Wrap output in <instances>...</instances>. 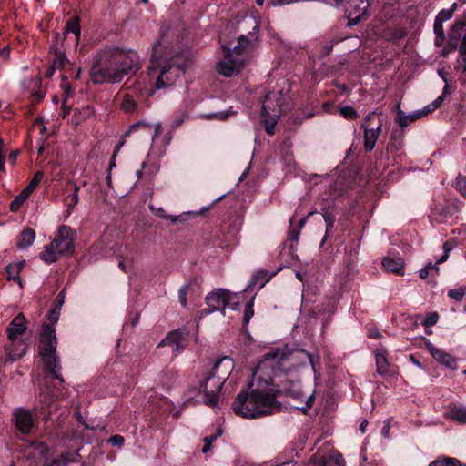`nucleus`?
Here are the masks:
<instances>
[{
  "label": "nucleus",
  "instance_id": "a878e982",
  "mask_svg": "<svg viewBox=\"0 0 466 466\" xmlns=\"http://www.w3.org/2000/svg\"><path fill=\"white\" fill-rule=\"evenodd\" d=\"M400 108V106H398ZM420 113L419 110L412 112L411 114L406 115L400 109L397 112L396 122L401 127H407L410 123L420 118Z\"/></svg>",
  "mask_w": 466,
  "mask_h": 466
},
{
  "label": "nucleus",
  "instance_id": "6e6d98bb",
  "mask_svg": "<svg viewBox=\"0 0 466 466\" xmlns=\"http://www.w3.org/2000/svg\"><path fill=\"white\" fill-rule=\"evenodd\" d=\"M401 147L400 141H391L388 146V150L390 151H398Z\"/></svg>",
  "mask_w": 466,
  "mask_h": 466
},
{
  "label": "nucleus",
  "instance_id": "bf43d9fd",
  "mask_svg": "<svg viewBox=\"0 0 466 466\" xmlns=\"http://www.w3.org/2000/svg\"><path fill=\"white\" fill-rule=\"evenodd\" d=\"M333 463L334 466H345L344 465V459L340 454H337L333 457Z\"/></svg>",
  "mask_w": 466,
  "mask_h": 466
},
{
  "label": "nucleus",
  "instance_id": "c9c22d12",
  "mask_svg": "<svg viewBox=\"0 0 466 466\" xmlns=\"http://www.w3.org/2000/svg\"><path fill=\"white\" fill-rule=\"evenodd\" d=\"M339 114L348 120L356 119L359 116L358 112L351 106H344L339 109Z\"/></svg>",
  "mask_w": 466,
  "mask_h": 466
},
{
  "label": "nucleus",
  "instance_id": "864d4df0",
  "mask_svg": "<svg viewBox=\"0 0 466 466\" xmlns=\"http://www.w3.org/2000/svg\"><path fill=\"white\" fill-rule=\"evenodd\" d=\"M299 232H300L299 229H293V228H291L289 231V240H291L293 242H298Z\"/></svg>",
  "mask_w": 466,
  "mask_h": 466
},
{
  "label": "nucleus",
  "instance_id": "e433bc0d",
  "mask_svg": "<svg viewBox=\"0 0 466 466\" xmlns=\"http://www.w3.org/2000/svg\"><path fill=\"white\" fill-rule=\"evenodd\" d=\"M433 29L435 34L434 44L436 46H441L445 40L443 26L442 25L434 24Z\"/></svg>",
  "mask_w": 466,
  "mask_h": 466
},
{
  "label": "nucleus",
  "instance_id": "a19ab883",
  "mask_svg": "<svg viewBox=\"0 0 466 466\" xmlns=\"http://www.w3.org/2000/svg\"><path fill=\"white\" fill-rule=\"evenodd\" d=\"M27 199V198L20 192L11 202L10 204V209L13 212H16L19 210L23 203Z\"/></svg>",
  "mask_w": 466,
  "mask_h": 466
},
{
  "label": "nucleus",
  "instance_id": "37998d69",
  "mask_svg": "<svg viewBox=\"0 0 466 466\" xmlns=\"http://www.w3.org/2000/svg\"><path fill=\"white\" fill-rule=\"evenodd\" d=\"M190 285L189 284H184L180 287L178 290V299L183 308H187V296L189 290Z\"/></svg>",
  "mask_w": 466,
  "mask_h": 466
},
{
  "label": "nucleus",
  "instance_id": "412c9836",
  "mask_svg": "<svg viewBox=\"0 0 466 466\" xmlns=\"http://www.w3.org/2000/svg\"><path fill=\"white\" fill-rule=\"evenodd\" d=\"M35 238V231L30 228H26L17 237L16 245L19 249H25L34 243Z\"/></svg>",
  "mask_w": 466,
  "mask_h": 466
},
{
  "label": "nucleus",
  "instance_id": "c85d7f7f",
  "mask_svg": "<svg viewBox=\"0 0 466 466\" xmlns=\"http://www.w3.org/2000/svg\"><path fill=\"white\" fill-rule=\"evenodd\" d=\"M320 213L323 217L326 225V233L321 241L322 245L326 241L329 232L332 230L336 218L335 215L328 208H321Z\"/></svg>",
  "mask_w": 466,
  "mask_h": 466
},
{
  "label": "nucleus",
  "instance_id": "ddd939ff",
  "mask_svg": "<svg viewBox=\"0 0 466 466\" xmlns=\"http://www.w3.org/2000/svg\"><path fill=\"white\" fill-rule=\"evenodd\" d=\"M187 342L188 332L186 329H178L169 332L157 347H170L173 354L177 355L187 347Z\"/></svg>",
  "mask_w": 466,
  "mask_h": 466
},
{
  "label": "nucleus",
  "instance_id": "7ed1b4c3",
  "mask_svg": "<svg viewBox=\"0 0 466 466\" xmlns=\"http://www.w3.org/2000/svg\"><path fill=\"white\" fill-rule=\"evenodd\" d=\"M140 68V56L133 49L106 48L95 57L90 77L95 84H116Z\"/></svg>",
  "mask_w": 466,
  "mask_h": 466
},
{
  "label": "nucleus",
  "instance_id": "b1692460",
  "mask_svg": "<svg viewBox=\"0 0 466 466\" xmlns=\"http://www.w3.org/2000/svg\"><path fill=\"white\" fill-rule=\"evenodd\" d=\"M79 457L78 451H66L53 460L52 466H67L71 462L77 461Z\"/></svg>",
  "mask_w": 466,
  "mask_h": 466
},
{
  "label": "nucleus",
  "instance_id": "393cba45",
  "mask_svg": "<svg viewBox=\"0 0 466 466\" xmlns=\"http://www.w3.org/2000/svg\"><path fill=\"white\" fill-rule=\"evenodd\" d=\"M54 50V58L52 61L53 69H62L68 63V59L64 51L57 47L56 43L51 47Z\"/></svg>",
  "mask_w": 466,
  "mask_h": 466
},
{
  "label": "nucleus",
  "instance_id": "f257e3e1",
  "mask_svg": "<svg viewBox=\"0 0 466 466\" xmlns=\"http://www.w3.org/2000/svg\"><path fill=\"white\" fill-rule=\"evenodd\" d=\"M306 359L316 372L312 354L304 350L290 352L288 347L274 348L265 353L262 361L253 373V378L246 389H242L232 403L235 413L246 419H257L271 415L280 410L276 400L273 380L265 370L271 369L274 374L289 372L297 364L296 359Z\"/></svg>",
  "mask_w": 466,
  "mask_h": 466
},
{
  "label": "nucleus",
  "instance_id": "c03bdc74",
  "mask_svg": "<svg viewBox=\"0 0 466 466\" xmlns=\"http://www.w3.org/2000/svg\"><path fill=\"white\" fill-rule=\"evenodd\" d=\"M439 315L437 312H430L422 320L424 327H431L438 322Z\"/></svg>",
  "mask_w": 466,
  "mask_h": 466
},
{
  "label": "nucleus",
  "instance_id": "f3484780",
  "mask_svg": "<svg viewBox=\"0 0 466 466\" xmlns=\"http://www.w3.org/2000/svg\"><path fill=\"white\" fill-rule=\"evenodd\" d=\"M80 32L81 29L78 17H72L66 22L62 35L60 33H56L54 35V42H56V45H58L67 37L69 33H72L75 36V42L77 44L80 38Z\"/></svg>",
  "mask_w": 466,
  "mask_h": 466
},
{
  "label": "nucleus",
  "instance_id": "473e14b6",
  "mask_svg": "<svg viewBox=\"0 0 466 466\" xmlns=\"http://www.w3.org/2000/svg\"><path fill=\"white\" fill-rule=\"evenodd\" d=\"M360 4L355 5L356 18L354 19V25L361 20V17L366 14L367 9L370 5V0H360Z\"/></svg>",
  "mask_w": 466,
  "mask_h": 466
},
{
  "label": "nucleus",
  "instance_id": "0e129e2a",
  "mask_svg": "<svg viewBox=\"0 0 466 466\" xmlns=\"http://www.w3.org/2000/svg\"><path fill=\"white\" fill-rule=\"evenodd\" d=\"M64 299H65V291L62 290L58 293L56 300V306H60V308L62 307L63 303H64Z\"/></svg>",
  "mask_w": 466,
  "mask_h": 466
},
{
  "label": "nucleus",
  "instance_id": "5701e85b",
  "mask_svg": "<svg viewBox=\"0 0 466 466\" xmlns=\"http://www.w3.org/2000/svg\"><path fill=\"white\" fill-rule=\"evenodd\" d=\"M25 261H19L16 263H12L6 266L5 271L7 274L8 280H14L18 282V284L22 287V281L20 279V271L24 268Z\"/></svg>",
  "mask_w": 466,
  "mask_h": 466
},
{
  "label": "nucleus",
  "instance_id": "f03ea898",
  "mask_svg": "<svg viewBox=\"0 0 466 466\" xmlns=\"http://www.w3.org/2000/svg\"><path fill=\"white\" fill-rule=\"evenodd\" d=\"M189 63L187 52H175L163 35L152 47L147 68L149 83L154 85L155 89L172 86L185 73Z\"/></svg>",
  "mask_w": 466,
  "mask_h": 466
},
{
  "label": "nucleus",
  "instance_id": "13d9d810",
  "mask_svg": "<svg viewBox=\"0 0 466 466\" xmlns=\"http://www.w3.org/2000/svg\"><path fill=\"white\" fill-rule=\"evenodd\" d=\"M444 96L445 95H441L440 96H438L431 104H432V106L431 108H435L437 109L438 107H440L441 106V104L443 103V100H444Z\"/></svg>",
  "mask_w": 466,
  "mask_h": 466
},
{
  "label": "nucleus",
  "instance_id": "9b49d317",
  "mask_svg": "<svg viewBox=\"0 0 466 466\" xmlns=\"http://www.w3.org/2000/svg\"><path fill=\"white\" fill-rule=\"evenodd\" d=\"M361 128L364 131V148L367 152L374 149L376 142L381 133L382 119L376 112H370L363 119Z\"/></svg>",
  "mask_w": 466,
  "mask_h": 466
},
{
  "label": "nucleus",
  "instance_id": "2f4dec72",
  "mask_svg": "<svg viewBox=\"0 0 466 466\" xmlns=\"http://www.w3.org/2000/svg\"><path fill=\"white\" fill-rule=\"evenodd\" d=\"M456 3H454L451 8L449 9H442L439 12L437 16L435 17L434 24L442 25L444 22L450 20L452 17V15L456 9Z\"/></svg>",
  "mask_w": 466,
  "mask_h": 466
},
{
  "label": "nucleus",
  "instance_id": "39448f33",
  "mask_svg": "<svg viewBox=\"0 0 466 466\" xmlns=\"http://www.w3.org/2000/svg\"><path fill=\"white\" fill-rule=\"evenodd\" d=\"M76 231L70 227L63 225L53 241L45 247L40 258L46 263L56 262L60 256H70L75 250Z\"/></svg>",
  "mask_w": 466,
  "mask_h": 466
},
{
  "label": "nucleus",
  "instance_id": "052dcab7",
  "mask_svg": "<svg viewBox=\"0 0 466 466\" xmlns=\"http://www.w3.org/2000/svg\"><path fill=\"white\" fill-rule=\"evenodd\" d=\"M228 116V114L226 112H218V113H214V114L210 115L208 117L223 120V119L227 118Z\"/></svg>",
  "mask_w": 466,
  "mask_h": 466
},
{
  "label": "nucleus",
  "instance_id": "49530a36",
  "mask_svg": "<svg viewBox=\"0 0 466 466\" xmlns=\"http://www.w3.org/2000/svg\"><path fill=\"white\" fill-rule=\"evenodd\" d=\"M124 438L121 435H113L109 438L108 442L113 446L121 447L124 444Z\"/></svg>",
  "mask_w": 466,
  "mask_h": 466
},
{
  "label": "nucleus",
  "instance_id": "7c9ffc66",
  "mask_svg": "<svg viewBox=\"0 0 466 466\" xmlns=\"http://www.w3.org/2000/svg\"><path fill=\"white\" fill-rule=\"evenodd\" d=\"M137 108V102L130 94H126L121 102V109L126 113L135 112Z\"/></svg>",
  "mask_w": 466,
  "mask_h": 466
},
{
  "label": "nucleus",
  "instance_id": "9d476101",
  "mask_svg": "<svg viewBox=\"0 0 466 466\" xmlns=\"http://www.w3.org/2000/svg\"><path fill=\"white\" fill-rule=\"evenodd\" d=\"M223 57L217 65V70L220 75L231 77L238 75L244 65L243 54L237 55L234 52V46L230 45H222Z\"/></svg>",
  "mask_w": 466,
  "mask_h": 466
},
{
  "label": "nucleus",
  "instance_id": "5fc2aeb1",
  "mask_svg": "<svg viewBox=\"0 0 466 466\" xmlns=\"http://www.w3.org/2000/svg\"><path fill=\"white\" fill-rule=\"evenodd\" d=\"M390 420H387L384 422V426L381 429V434L383 437L388 438L390 435Z\"/></svg>",
  "mask_w": 466,
  "mask_h": 466
},
{
  "label": "nucleus",
  "instance_id": "f8f14e48",
  "mask_svg": "<svg viewBox=\"0 0 466 466\" xmlns=\"http://www.w3.org/2000/svg\"><path fill=\"white\" fill-rule=\"evenodd\" d=\"M224 383L219 379L208 373L200 381L199 390L204 394L205 402L209 406L218 403L219 393Z\"/></svg>",
  "mask_w": 466,
  "mask_h": 466
},
{
  "label": "nucleus",
  "instance_id": "de8ad7c7",
  "mask_svg": "<svg viewBox=\"0 0 466 466\" xmlns=\"http://www.w3.org/2000/svg\"><path fill=\"white\" fill-rule=\"evenodd\" d=\"M451 249V248L449 247L448 243L446 242L443 245L444 254L439 259H437V261H436V263L434 265L438 266L439 264H441L444 261H446L448 257H449V253H450Z\"/></svg>",
  "mask_w": 466,
  "mask_h": 466
},
{
  "label": "nucleus",
  "instance_id": "a18cd8bd",
  "mask_svg": "<svg viewBox=\"0 0 466 466\" xmlns=\"http://www.w3.org/2000/svg\"><path fill=\"white\" fill-rule=\"evenodd\" d=\"M155 214H156V216H157V217H159L161 218L169 219L173 223H177L178 221H181L179 216L177 217V216L168 215V214L166 213V211H165V209L163 208H157Z\"/></svg>",
  "mask_w": 466,
  "mask_h": 466
},
{
  "label": "nucleus",
  "instance_id": "cd10ccee",
  "mask_svg": "<svg viewBox=\"0 0 466 466\" xmlns=\"http://www.w3.org/2000/svg\"><path fill=\"white\" fill-rule=\"evenodd\" d=\"M56 399L57 395L48 386H45L40 390L39 400L42 403V409L48 408Z\"/></svg>",
  "mask_w": 466,
  "mask_h": 466
},
{
  "label": "nucleus",
  "instance_id": "79ce46f5",
  "mask_svg": "<svg viewBox=\"0 0 466 466\" xmlns=\"http://www.w3.org/2000/svg\"><path fill=\"white\" fill-rule=\"evenodd\" d=\"M465 294H466V288H462V287L458 288V289H450L448 291V296L458 302L462 300Z\"/></svg>",
  "mask_w": 466,
  "mask_h": 466
},
{
  "label": "nucleus",
  "instance_id": "aec40b11",
  "mask_svg": "<svg viewBox=\"0 0 466 466\" xmlns=\"http://www.w3.org/2000/svg\"><path fill=\"white\" fill-rule=\"evenodd\" d=\"M376 366L379 374L384 376L389 372V362L387 360V351L383 348H379L375 351Z\"/></svg>",
  "mask_w": 466,
  "mask_h": 466
},
{
  "label": "nucleus",
  "instance_id": "f704fd0d",
  "mask_svg": "<svg viewBox=\"0 0 466 466\" xmlns=\"http://www.w3.org/2000/svg\"><path fill=\"white\" fill-rule=\"evenodd\" d=\"M222 434L221 430H218L216 433L210 434L204 438V446L202 447V452L207 453L210 451L212 447V443L218 439V436Z\"/></svg>",
  "mask_w": 466,
  "mask_h": 466
},
{
  "label": "nucleus",
  "instance_id": "e2e57ef3",
  "mask_svg": "<svg viewBox=\"0 0 466 466\" xmlns=\"http://www.w3.org/2000/svg\"><path fill=\"white\" fill-rule=\"evenodd\" d=\"M18 154H19V151H18V150H15V151H12V152H10V154H9V156H8V161H9L12 165H15V164Z\"/></svg>",
  "mask_w": 466,
  "mask_h": 466
},
{
  "label": "nucleus",
  "instance_id": "4c0bfd02",
  "mask_svg": "<svg viewBox=\"0 0 466 466\" xmlns=\"http://www.w3.org/2000/svg\"><path fill=\"white\" fill-rule=\"evenodd\" d=\"M253 306H254V297L250 300H248L245 306L244 316H243L244 326H247L249 323L251 318L254 316Z\"/></svg>",
  "mask_w": 466,
  "mask_h": 466
},
{
  "label": "nucleus",
  "instance_id": "09e8293b",
  "mask_svg": "<svg viewBox=\"0 0 466 466\" xmlns=\"http://www.w3.org/2000/svg\"><path fill=\"white\" fill-rule=\"evenodd\" d=\"M438 75L444 82V87H443V95H447L449 93V84L446 73L443 69H438Z\"/></svg>",
  "mask_w": 466,
  "mask_h": 466
},
{
  "label": "nucleus",
  "instance_id": "4468645a",
  "mask_svg": "<svg viewBox=\"0 0 466 466\" xmlns=\"http://www.w3.org/2000/svg\"><path fill=\"white\" fill-rule=\"evenodd\" d=\"M13 420L16 430L22 434H28L35 425V420L30 410L18 407L13 411Z\"/></svg>",
  "mask_w": 466,
  "mask_h": 466
},
{
  "label": "nucleus",
  "instance_id": "4be33fe9",
  "mask_svg": "<svg viewBox=\"0 0 466 466\" xmlns=\"http://www.w3.org/2000/svg\"><path fill=\"white\" fill-rule=\"evenodd\" d=\"M382 266L389 272L403 275L404 263L401 259L385 258L382 260Z\"/></svg>",
  "mask_w": 466,
  "mask_h": 466
},
{
  "label": "nucleus",
  "instance_id": "4d7b16f0",
  "mask_svg": "<svg viewBox=\"0 0 466 466\" xmlns=\"http://www.w3.org/2000/svg\"><path fill=\"white\" fill-rule=\"evenodd\" d=\"M238 295H240V293H238ZM238 299H239V296L238 297H235L233 299V300L230 301L229 303V307L231 308L232 310H238L239 309V301H238Z\"/></svg>",
  "mask_w": 466,
  "mask_h": 466
},
{
  "label": "nucleus",
  "instance_id": "774afa93",
  "mask_svg": "<svg viewBox=\"0 0 466 466\" xmlns=\"http://www.w3.org/2000/svg\"><path fill=\"white\" fill-rule=\"evenodd\" d=\"M459 81L461 86L466 87V72L464 73L463 69H461V74L459 76Z\"/></svg>",
  "mask_w": 466,
  "mask_h": 466
},
{
  "label": "nucleus",
  "instance_id": "a211bd4d",
  "mask_svg": "<svg viewBox=\"0 0 466 466\" xmlns=\"http://www.w3.org/2000/svg\"><path fill=\"white\" fill-rule=\"evenodd\" d=\"M140 129L141 130H148V131L153 130V134H152V137H151L153 143L157 140V137L162 133V126H161L160 122H157V123L152 125L150 123H147L144 121H138V122L133 124L132 126H130L127 133L137 131Z\"/></svg>",
  "mask_w": 466,
  "mask_h": 466
},
{
  "label": "nucleus",
  "instance_id": "ea45409f",
  "mask_svg": "<svg viewBox=\"0 0 466 466\" xmlns=\"http://www.w3.org/2000/svg\"><path fill=\"white\" fill-rule=\"evenodd\" d=\"M453 187L464 197H466V176L459 175L454 183Z\"/></svg>",
  "mask_w": 466,
  "mask_h": 466
},
{
  "label": "nucleus",
  "instance_id": "58836bf2",
  "mask_svg": "<svg viewBox=\"0 0 466 466\" xmlns=\"http://www.w3.org/2000/svg\"><path fill=\"white\" fill-rule=\"evenodd\" d=\"M309 466H333L331 459H328L325 456L314 455L310 461Z\"/></svg>",
  "mask_w": 466,
  "mask_h": 466
},
{
  "label": "nucleus",
  "instance_id": "69168bd1",
  "mask_svg": "<svg viewBox=\"0 0 466 466\" xmlns=\"http://www.w3.org/2000/svg\"><path fill=\"white\" fill-rule=\"evenodd\" d=\"M431 106H432V104H430V105H427L423 109L419 110V112L420 113V116L422 117L423 116H426L430 112L434 111L435 108H431Z\"/></svg>",
  "mask_w": 466,
  "mask_h": 466
},
{
  "label": "nucleus",
  "instance_id": "338daca9",
  "mask_svg": "<svg viewBox=\"0 0 466 466\" xmlns=\"http://www.w3.org/2000/svg\"><path fill=\"white\" fill-rule=\"evenodd\" d=\"M455 49V46L448 45L443 50H442V56H447L449 53L453 51Z\"/></svg>",
  "mask_w": 466,
  "mask_h": 466
},
{
  "label": "nucleus",
  "instance_id": "1a4fd4ad",
  "mask_svg": "<svg viewBox=\"0 0 466 466\" xmlns=\"http://www.w3.org/2000/svg\"><path fill=\"white\" fill-rule=\"evenodd\" d=\"M238 296V294H232L228 289H216L206 296L205 300L208 307L198 312L199 318H204L215 311H220L222 315H225L226 307Z\"/></svg>",
  "mask_w": 466,
  "mask_h": 466
},
{
  "label": "nucleus",
  "instance_id": "bb28decb",
  "mask_svg": "<svg viewBox=\"0 0 466 466\" xmlns=\"http://www.w3.org/2000/svg\"><path fill=\"white\" fill-rule=\"evenodd\" d=\"M272 278V274H269L267 270H260L258 271L256 274L253 275L252 279L250 283L248 285V287L245 289V291L250 289L253 288V286L258 282L259 288H263L267 282H268Z\"/></svg>",
  "mask_w": 466,
  "mask_h": 466
},
{
  "label": "nucleus",
  "instance_id": "680f3d73",
  "mask_svg": "<svg viewBox=\"0 0 466 466\" xmlns=\"http://www.w3.org/2000/svg\"><path fill=\"white\" fill-rule=\"evenodd\" d=\"M35 187L31 184H28L25 188H24L21 192L28 198V197L33 193L35 190Z\"/></svg>",
  "mask_w": 466,
  "mask_h": 466
},
{
  "label": "nucleus",
  "instance_id": "3c124183",
  "mask_svg": "<svg viewBox=\"0 0 466 466\" xmlns=\"http://www.w3.org/2000/svg\"><path fill=\"white\" fill-rule=\"evenodd\" d=\"M313 403H314V395H313V393H311L309 397H307L306 405L303 406V407H299L298 409L299 410H301L304 414H306L307 413V410L309 408H311Z\"/></svg>",
  "mask_w": 466,
  "mask_h": 466
},
{
  "label": "nucleus",
  "instance_id": "6ab92c4d",
  "mask_svg": "<svg viewBox=\"0 0 466 466\" xmlns=\"http://www.w3.org/2000/svg\"><path fill=\"white\" fill-rule=\"evenodd\" d=\"M444 417L461 424H466V407L452 406L444 413Z\"/></svg>",
  "mask_w": 466,
  "mask_h": 466
},
{
  "label": "nucleus",
  "instance_id": "0eeeda50",
  "mask_svg": "<svg viewBox=\"0 0 466 466\" xmlns=\"http://www.w3.org/2000/svg\"><path fill=\"white\" fill-rule=\"evenodd\" d=\"M259 25L255 17L245 15L238 25V31L239 35L238 37V44L234 46V52L237 55L244 54L252 44L257 41Z\"/></svg>",
  "mask_w": 466,
  "mask_h": 466
},
{
  "label": "nucleus",
  "instance_id": "20e7f679",
  "mask_svg": "<svg viewBox=\"0 0 466 466\" xmlns=\"http://www.w3.org/2000/svg\"><path fill=\"white\" fill-rule=\"evenodd\" d=\"M60 311V306H55L48 311L47 319L51 324L43 323L42 325L38 350L46 369L52 373L54 379L63 383L64 379L59 373L61 366L56 354L57 339L54 327L59 319Z\"/></svg>",
  "mask_w": 466,
  "mask_h": 466
},
{
  "label": "nucleus",
  "instance_id": "603ef678",
  "mask_svg": "<svg viewBox=\"0 0 466 466\" xmlns=\"http://www.w3.org/2000/svg\"><path fill=\"white\" fill-rule=\"evenodd\" d=\"M44 177V173L42 171H37L34 177L31 179V181L29 182V184L33 185L35 187H37V185L40 183V181L43 179Z\"/></svg>",
  "mask_w": 466,
  "mask_h": 466
},
{
  "label": "nucleus",
  "instance_id": "2eb2a0df",
  "mask_svg": "<svg viewBox=\"0 0 466 466\" xmlns=\"http://www.w3.org/2000/svg\"><path fill=\"white\" fill-rule=\"evenodd\" d=\"M233 369V360L229 357H223L214 363L212 369L208 373L216 377L217 379H219L222 383H225L226 380L230 376Z\"/></svg>",
  "mask_w": 466,
  "mask_h": 466
},
{
  "label": "nucleus",
  "instance_id": "c756f323",
  "mask_svg": "<svg viewBox=\"0 0 466 466\" xmlns=\"http://www.w3.org/2000/svg\"><path fill=\"white\" fill-rule=\"evenodd\" d=\"M429 466H461V461L453 457L440 456L431 461Z\"/></svg>",
  "mask_w": 466,
  "mask_h": 466
},
{
  "label": "nucleus",
  "instance_id": "dca6fc26",
  "mask_svg": "<svg viewBox=\"0 0 466 466\" xmlns=\"http://www.w3.org/2000/svg\"><path fill=\"white\" fill-rule=\"evenodd\" d=\"M425 345L427 350L430 352L432 358L436 360L440 364L452 370L457 369V360L450 353L442 351L429 341L426 342Z\"/></svg>",
  "mask_w": 466,
  "mask_h": 466
},
{
  "label": "nucleus",
  "instance_id": "423d86ee",
  "mask_svg": "<svg viewBox=\"0 0 466 466\" xmlns=\"http://www.w3.org/2000/svg\"><path fill=\"white\" fill-rule=\"evenodd\" d=\"M282 93L280 91L266 94L261 110V118L265 124V130L268 135H273L275 126L282 111Z\"/></svg>",
  "mask_w": 466,
  "mask_h": 466
},
{
  "label": "nucleus",
  "instance_id": "8fccbe9b",
  "mask_svg": "<svg viewBox=\"0 0 466 466\" xmlns=\"http://www.w3.org/2000/svg\"><path fill=\"white\" fill-rule=\"evenodd\" d=\"M79 201V197L77 194L72 193L66 197V203L68 208H74Z\"/></svg>",
  "mask_w": 466,
  "mask_h": 466
},
{
  "label": "nucleus",
  "instance_id": "72a5a7b5",
  "mask_svg": "<svg viewBox=\"0 0 466 466\" xmlns=\"http://www.w3.org/2000/svg\"><path fill=\"white\" fill-rule=\"evenodd\" d=\"M439 274V266L433 265L429 262L423 268L420 270V277L423 279H427L430 275L435 277Z\"/></svg>",
  "mask_w": 466,
  "mask_h": 466
},
{
  "label": "nucleus",
  "instance_id": "6e6552de",
  "mask_svg": "<svg viewBox=\"0 0 466 466\" xmlns=\"http://www.w3.org/2000/svg\"><path fill=\"white\" fill-rule=\"evenodd\" d=\"M26 330V319L25 316L20 313L18 314L6 328L7 338L10 340V344L5 346V352L8 359L11 361H15L22 358L26 352V347H23L19 351H15L13 346H15V340L19 335H22Z\"/></svg>",
  "mask_w": 466,
  "mask_h": 466
}]
</instances>
